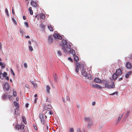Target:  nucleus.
Listing matches in <instances>:
<instances>
[{
	"mask_svg": "<svg viewBox=\"0 0 132 132\" xmlns=\"http://www.w3.org/2000/svg\"><path fill=\"white\" fill-rule=\"evenodd\" d=\"M70 49V50L69 52L70 53V54H72L73 55H75V51L72 49H71V48Z\"/></svg>",
	"mask_w": 132,
	"mask_h": 132,
	"instance_id": "nucleus-15",
	"label": "nucleus"
},
{
	"mask_svg": "<svg viewBox=\"0 0 132 132\" xmlns=\"http://www.w3.org/2000/svg\"><path fill=\"white\" fill-rule=\"evenodd\" d=\"M0 65L2 67L4 68L5 67V64L4 63H3L2 62H0Z\"/></svg>",
	"mask_w": 132,
	"mask_h": 132,
	"instance_id": "nucleus-27",
	"label": "nucleus"
},
{
	"mask_svg": "<svg viewBox=\"0 0 132 132\" xmlns=\"http://www.w3.org/2000/svg\"><path fill=\"white\" fill-rule=\"evenodd\" d=\"M40 28H42L43 30H44V24H42L40 25Z\"/></svg>",
	"mask_w": 132,
	"mask_h": 132,
	"instance_id": "nucleus-29",
	"label": "nucleus"
},
{
	"mask_svg": "<svg viewBox=\"0 0 132 132\" xmlns=\"http://www.w3.org/2000/svg\"><path fill=\"white\" fill-rule=\"evenodd\" d=\"M94 81L95 82L99 83L101 82L100 80L97 78H95Z\"/></svg>",
	"mask_w": 132,
	"mask_h": 132,
	"instance_id": "nucleus-16",
	"label": "nucleus"
},
{
	"mask_svg": "<svg viewBox=\"0 0 132 132\" xmlns=\"http://www.w3.org/2000/svg\"><path fill=\"white\" fill-rule=\"evenodd\" d=\"M8 96L7 95L4 94L2 97V98L3 100H5L8 97Z\"/></svg>",
	"mask_w": 132,
	"mask_h": 132,
	"instance_id": "nucleus-22",
	"label": "nucleus"
},
{
	"mask_svg": "<svg viewBox=\"0 0 132 132\" xmlns=\"http://www.w3.org/2000/svg\"><path fill=\"white\" fill-rule=\"evenodd\" d=\"M117 76L116 74H114L113 76V79L114 80L116 79L117 78Z\"/></svg>",
	"mask_w": 132,
	"mask_h": 132,
	"instance_id": "nucleus-28",
	"label": "nucleus"
},
{
	"mask_svg": "<svg viewBox=\"0 0 132 132\" xmlns=\"http://www.w3.org/2000/svg\"><path fill=\"white\" fill-rule=\"evenodd\" d=\"M48 28L50 31H53V28L51 25H48Z\"/></svg>",
	"mask_w": 132,
	"mask_h": 132,
	"instance_id": "nucleus-17",
	"label": "nucleus"
},
{
	"mask_svg": "<svg viewBox=\"0 0 132 132\" xmlns=\"http://www.w3.org/2000/svg\"><path fill=\"white\" fill-rule=\"evenodd\" d=\"M53 36L54 38L55 39H58L61 40L62 39V36L58 35L57 34L55 33L54 34Z\"/></svg>",
	"mask_w": 132,
	"mask_h": 132,
	"instance_id": "nucleus-5",
	"label": "nucleus"
},
{
	"mask_svg": "<svg viewBox=\"0 0 132 132\" xmlns=\"http://www.w3.org/2000/svg\"><path fill=\"white\" fill-rule=\"evenodd\" d=\"M73 56L74 60L76 61L77 62L79 60L78 56H76L75 55Z\"/></svg>",
	"mask_w": 132,
	"mask_h": 132,
	"instance_id": "nucleus-18",
	"label": "nucleus"
},
{
	"mask_svg": "<svg viewBox=\"0 0 132 132\" xmlns=\"http://www.w3.org/2000/svg\"><path fill=\"white\" fill-rule=\"evenodd\" d=\"M3 90L4 91L6 90L8 91L10 88V86L9 84L7 83H5L3 85Z\"/></svg>",
	"mask_w": 132,
	"mask_h": 132,
	"instance_id": "nucleus-4",
	"label": "nucleus"
},
{
	"mask_svg": "<svg viewBox=\"0 0 132 132\" xmlns=\"http://www.w3.org/2000/svg\"><path fill=\"white\" fill-rule=\"evenodd\" d=\"M46 107H47V109H51L52 108V106L50 105H48Z\"/></svg>",
	"mask_w": 132,
	"mask_h": 132,
	"instance_id": "nucleus-31",
	"label": "nucleus"
},
{
	"mask_svg": "<svg viewBox=\"0 0 132 132\" xmlns=\"http://www.w3.org/2000/svg\"><path fill=\"white\" fill-rule=\"evenodd\" d=\"M31 5L32 6L34 7H36L37 6V3L34 1H32L31 3Z\"/></svg>",
	"mask_w": 132,
	"mask_h": 132,
	"instance_id": "nucleus-9",
	"label": "nucleus"
},
{
	"mask_svg": "<svg viewBox=\"0 0 132 132\" xmlns=\"http://www.w3.org/2000/svg\"><path fill=\"white\" fill-rule=\"evenodd\" d=\"M131 73V72L130 71L129 72L127 73L129 75H130V73Z\"/></svg>",
	"mask_w": 132,
	"mask_h": 132,
	"instance_id": "nucleus-63",
	"label": "nucleus"
},
{
	"mask_svg": "<svg viewBox=\"0 0 132 132\" xmlns=\"http://www.w3.org/2000/svg\"><path fill=\"white\" fill-rule=\"evenodd\" d=\"M129 75L127 73L126 75V77L127 78L129 77Z\"/></svg>",
	"mask_w": 132,
	"mask_h": 132,
	"instance_id": "nucleus-48",
	"label": "nucleus"
},
{
	"mask_svg": "<svg viewBox=\"0 0 132 132\" xmlns=\"http://www.w3.org/2000/svg\"><path fill=\"white\" fill-rule=\"evenodd\" d=\"M92 124H93V123L92 122H90V123H89L88 124V128H90V127L92 125Z\"/></svg>",
	"mask_w": 132,
	"mask_h": 132,
	"instance_id": "nucleus-38",
	"label": "nucleus"
},
{
	"mask_svg": "<svg viewBox=\"0 0 132 132\" xmlns=\"http://www.w3.org/2000/svg\"><path fill=\"white\" fill-rule=\"evenodd\" d=\"M20 33L22 35L24 34L25 33L23 29H20Z\"/></svg>",
	"mask_w": 132,
	"mask_h": 132,
	"instance_id": "nucleus-21",
	"label": "nucleus"
},
{
	"mask_svg": "<svg viewBox=\"0 0 132 132\" xmlns=\"http://www.w3.org/2000/svg\"><path fill=\"white\" fill-rule=\"evenodd\" d=\"M129 113L128 112H127L126 113V115L127 117H126L125 118L126 119L127 118V117L128 116V114H129Z\"/></svg>",
	"mask_w": 132,
	"mask_h": 132,
	"instance_id": "nucleus-52",
	"label": "nucleus"
},
{
	"mask_svg": "<svg viewBox=\"0 0 132 132\" xmlns=\"http://www.w3.org/2000/svg\"><path fill=\"white\" fill-rule=\"evenodd\" d=\"M23 19L24 20H25L26 19V16L25 15H24V16H23Z\"/></svg>",
	"mask_w": 132,
	"mask_h": 132,
	"instance_id": "nucleus-54",
	"label": "nucleus"
},
{
	"mask_svg": "<svg viewBox=\"0 0 132 132\" xmlns=\"http://www.w3.org/2000/svg\"><path fill=\"white\" fill-rule=\"evenodd\" d=\"M92 86L93 87L95 88H98L100 89L103 88V87L97 84H93L92 85Z\"/></svg>",
	"mask_w": 132,
	"mask_h": 132,
	"instance_id": "nucleus-8",
	"label": "nucleus"
},
{
	"mask_svg": "<svg viewBox=\"0 0 132 132\" xmlns=\"http://www.w3.org/2000/svg\"><path fill=\"white\" fill-rule=\"evenodd\" d=\"M122 73V72L121 71L120 69H119L117 70L116 72V75L119 76L121 75Z\"/></svg>",
	"mask_w": 132,
	"mask_h": 132,
	"instance_id": "nucleus-7",
	"label": "nucleus"
},
{
	"mask_svg": "<svg viewBox=\"0 0 132 132\" xmlns=\"http://www.w3.org/2000/svg\"><path fill=\"white\" fill-rule=\"evenodd\" d=\"M80 68V65L79 63H77L75 70V71L77 73H78L79 72V69Z\"/></svg>",
	"mask_w": 132,
	"mask_h": 132,
	"instance_id": "nucleus-10",
	"label": "nucleus"
},
{
	"mask_svg": "<svg viewBox=\"0 0 132 132\" xmlns=\"http://www.w3.org/2000/svg\"><path fill=\"white\" fill-rule=\"evenodd\" d=\"M117 93H118L117 92H114L113 93H112V94H110V95H114L115 94H117Z\"/></svg>",
	"mask_w": 132,
	"mask_h": 132,
	"instance_id": "nucleus-46",
	"label": "nucleus"
},
{
	"mask_svg": "<svg viewBox=\"0 0 132 132\" xmlns=\"http://www.w3.org/2000/svg\"><path fill=\"white\" fill-rule=\"evenodd\" d=\"M24 25H25L26 26L27 28L29 27V26L28 24V23L27 22H26L24 23Z\"/></svg>",
	"mask_w": 132,
	"mask_h": 132,
	"instance_id": "nucleus-42",
	"label": "nucleus"
},
{
	"mask_svg": "<svg viewBox=\"0 0 132 132\" xmlns=\"http://www.w3.org/2000/svg\"><path fill=\"white\" fill-rule=\"evenodd\" d=\"M40 17L41 18L43 19H44L45 18V16L42 13L40 15Z\"/></svg>",
	"mask_w": 132,
	"mask_h": 132,
	"instance_id": "nucleus-24",
	"label": "nucleus"
},
{
	"mask_svg": "<svg viewBox=\"0 0 132 132\" xmlns=\"http://www.w3.org/2000/svg\"><path fill=\"white\" fill-rule=\"evenodd\" d=\"M53 38L52 37V36H49L48 37V41L49 43H51L53 42Z\"/></svg>",
	"mask_w": 132,
	"mask_h": 132,
	"instance_id": "nucleus-13",
	"label": "nucleus"
},
{
	"mask_svg": "<svg viewBox=\"0 0 132 132\" xmlns=\"http://www.w3.org/2000/svg\"><path fill=\"white\" fill-rule=\"evenodd\" d=\"M58 54L60 56L62 55V53L60 51H58L57 52Z\"/></svg>",
	"mask_w": 132,
	"mask_h": 132,
	"instance_id": "nucleus-45",
	"label": "nucleus"
},
{
	"mask_svg": "<svg viewBox=\"0 0 132 132\" xmlns=\"http://www.w3.org/2000/svg\"><path fill=\"white\" fill-rule=\"evenodd\" d=\"M37 101V98H36L34 101L35 103H36Z\"/></svg>",
	"mask_w": 132,
	"mask_h": 132,
	"instance_id": "nucleus-62",
	"label": "nucleus"
},
{
	"mask_svg": "<svg viewBox=\"0 0 132 132\" xmlns=\"http://www.w3.org/2000/svg\"><path fill=\"white\" fill-rule=\"evenodd\" d=\"M68 59L71 62H72L73 61V60L71 57H69L68 58Z\"/></svg>",
	"mask_w": 132,
	"mask_h": 132,
	"instance_id": "nucleus-47",
	"label": "nucleus"
},
{
	"mask_svg": "<svg viewBox=\"0 0 132 132\" xmlns=\"http://www.w3.org/2000/svg\"><path fill=\"white\" fill-rule=\"evenodd\" d=\"M104 86L105 88L109 89L113 88L115 87L114 84L113 82L112 83L111 85H110L107 83H106L105 84Z\"/></svg>",
	"mask_w": 132,
	"mask_h": 132,
	"instance_id": "nucleus-3",
	"label": "nucleus"
},
{
	"mask_svg": "<svg viewBox=\"0 0 132 132\" xmlns=\"http://www.w3.org/2000/svg\"><path fill=\"white\" fill-rule=\"evenodd\" d=\"M5 12H6L7 16H9V14L8 13V10L7 8L6 9H5Z\"/></svg>",
	"mask_w": 132,
	"mask_h": 132,
	"instance_id": "nucleus-34",
	"label": "nucleus"
},
{
	"mask_svg": "<svg viewBox=\"0 0 132 132\" xmlns=\"http://www.w3.org/2000/svg\"><path fill=\"white\" fill-rule=\"evenodd\" d=\"M13 95L14 96H16L17 95V93L16 91H14L13 89Z\"/></svg>",
	"mask_w": 132,
	"mask_h": 132,
	"instance_id": "nucleus-32",
	"label": "nucleus"
},
{
	"mask_svg": "<svg viewBox=\"0 0 132 132\" xmlns=\"http://www.w3.org/2000/svg\"><path fill=\"white\" fill-rule=\"evenodd\" d=\"M7 75V73L6 72H4L3 73H1L0 74V78L2 79H3Z\"/></svg>",
	"mask_w": 132,
	"mask_h": 132,
	"instance_id": "nucleus-6",
	"label": "nucleus"
},
{
	"mask_svg": "<svg viewBox=\"0 0 132 132\" xmlns=\"http://www.w3.org/2000/svg\"><path fill=\"white\" fill-rule=\"evenodd\" d=\"M24 125L23 124H22L20 125V129L23 130L24 129Z\"/></svg>",
	"mask_w": 132,
	"mask_h": 132,
	"instance_id": "nucleus-26",
	"label": "nucleus"
},
{
	"mask_svg": "<svg viewBox=\"0 0 132 132\" xmlns=\"http://www.w3.org/2000/svg\"><path fill=\"white\" fill-rule=\"evenodd\" d=\"M63 50L65 53H66L67 52V50L65 47L64 46H63L62 48Z\"/></svg>",
	"mask_w": 132,
	"mask_h": 132,
	"instance_id": "nucleus-30",
	"label": "nucleus"
},
{
	"mask_svg": "<svg viewBox=\"0 0 132 132\" xmlns=\"http://www.w3.org/2000/svg\"><path fill=\"white\" fill-rule=\"evenodd\" d=\"M41 122L44 125V123H45V120L44 119L43 120H40Z\"/></svg>",
	"mask_w": 132,
	"mask_h": 132,
	"instance_id": "nucleus-40",
	"label": "nucleus"
},
{
	"mask_svg": "<svg viewBox=\"0 0 132 132\" xmlns=\"http://www.w3.org/2000/svg\"><path fill=\"white\" fill-rule=\"evenodd\" d=\"M29 105V104H28V103H27L26 104V108H28V106Z\"/></svg>",
	"mask_w": 132,
	"mask_h": 132,
	"instance_id": "nucleus-56",
	"label": "nucleus"
},
{
	"mask_svg": "<svg viewBox=\"0 0 132 132\" xmlns=\"http://www.w3.org/2000/svg\"><path fill=\"white\" fill-rule=\"evenodd\" d=\"M29 48L30 51H32L33 50V48L32 46H30L29 47Z\"/></svg>",
	"mask_w": 132,
	"mask_h": 132,
	"instance_id": "nucleus-35",
	"label": "nucleus"
},
{
	"mask_svg": "<svg viewBox=\"0 0 132 132\" xmlns=\"http://www.w3.org/2000/svg\"><path fill=\"white\" fill-rule=\"evenodd\" d=\"M62 43L64 45H65V46L67 48H71V46L68 43H67V41L63 39L62 40Z\"/></svg>",
	"mask_w": 132,
	"mask_h": 132,
	"instance_id": "nucleus-2",
	"label": "nucleus"
},
{
	"mask_svg": "<svg viewBox=\"0 0 132 132\" xmlns=\"http://www.w3.org/2000/svg\"><path fill=\"white\" fill-rule=\"evenodd\" d=\"M50 89L51 88L50 87L49 85H47L46 87V90L48 94H49L50 93Z\"/></svg>",
	"mask_w": 132,
	"mask_h": 132,
	"instance_id": "nucleus-14",
	"label": "nucleus"
},
{
	"mask_svg": "<svg viewBox=\"0 0 132 132\" xmlns=\"http://www.w3.org/2000/svg\"><path fill=\"white\" fill-rule=\"evenodd\" d=\"M123 113L121 115H119V116L118 119L117 120V121H118V122L121 119V118H122V117L123 116Z\"/></svg>",
	"mask_w": 132,
	"mask_h": 132,
	"instance_id": "nucleus-23",
	"label": "nucleus"
},
{
	"mask_svg": "<svg viewBox=\"0 0 132 132\" xmlns=\"http://www.w3.org/2000/svg\"><path fill=\"white\" fill-rule=\"evenodd\" d=\"M5 77V79H7V80H9V78L8 77L6 76L5 77Z\"/></svg>",
	"mask_w": 132,
	"mask_h": 132,
	"instance_id": "nucleus-49",
	"label": "nucleus"
},
{
	"mask_svg": "<svg viewBox=\"0 0 132 132\" xmlns=\"http://www.w3.org/2000/svg\"><path fill=\"white\" fill-rule=\"evenodd\" d=\"M31 83H32V84L35 87H36L37 86V85L34 82V81H32L31 82Z\"/></svg>",
	"mask_w": 132,
	"mask_h": 132,
	"instance_id": "nucleus-33",
	"label": "nucleus"
},
{
	"mask_svg": "<svg viewBox=\"0 0 132 132\" xmlns=\"http://www.w3.org/2000/svg\"><path fill=\"white\" fill-rule=\"evenodd\" d=\"M14 105H15V106H16V108H18V107H19V104L17 103L16 102V101H14Z\"/></svg>",
	"mask_w": 132,
	"mask_h": 132,
	"instance_id": "nucleus-25",
	"label": "nucleus"
},
{
	"mask_svg": "<svg viewBox=\"0 0 132 132\" xmlns=\"http://www.w3.org/2000/svg\"><path fill=\"white\" fill-rule=\"evenodd\" d=\"M49 112L50 114L51 115H52V114H53V112L51 111L50 110L49 111Z\"/></svg>",
	"mask_w": 132,
	"mask_h": 132,
	"instance_id": "nucleus-53",
	"label": "nucleus"
},
{
	"mask_svg": "<svg viewBox=\"0 0 132 132\" xmlns=\"http://www.w3.org/2000/svg\"><path fill=\"white\" fill-rule=\"evenodd\" d=\"M81 72L83 76L87 77V79H89V80H92V77L90 75H88V76H89L90 77H89V76L87 77L88 75L86 71L84 70H82Z\"/></svg>",
	"mask_w": 132,
	"mask_h": 132,
	"instance_id": "nucleus-1",
	"label": "nucleus"
},
{
	"mask_svg": "<svg viewBox=\"0 0 132 132\" xmlns=\"http://www.w3.org/2000/svg\"><path fill=\"white\" fill-rule=\"evenodd\" d=\"M26 38H30V37L29 35H27V36H26Z\"/></svg>",
	"mask_w": 132,
	"mask_h": 132,
	"instance_id": "nucleus-61",
	"label": "nucleus"
},
{
	"mask_svg": "<svg viewBox=\"0 0 132 132\" xmlns=\"http://www.w3.org/2000/svg\"><path fill=\"white\" fill-rule=\"evenodd\" d=\"M29 12H30V14L31 15H32L33 14V12L32 10Z\"/></svg>",
	"mask_w": 132,
	"mask_h": 132,
	"instance_id": "nucleus-50",
	"label": "nucleus"
},
{
	"mask_svg": "<svg viewBox=\"0 0 132 132\" xmlns=\"http://www.w3.org/2000/svg\"><path fill=\"white\" fill-rule=\"evenodd\" d=\"M28 10L29 11H31L32 10L31 7H30L29 8Z\"/></svg>",
	"mask_w": 132,
	"mask_h": 132,
	"instance_id": "nucleus-57",
	"label": "nucleus"
},
{
	"mask_svg": "<svg viewBox=\"0 0 132 132\" xmlns=\"http://www.w3.org/2000/svg\"><path fill=\"white\" fill-rule=\"evenodd\" d=\"M9 99L10 100H11L13 98L12 96V95H10L8 96Z\"/></svg>",
	"mask_w": 132,
	"mask_h": 132,
	"instance_id": "nucleus-39",
	"label": "nucleus"
},
{
	"mask_svg": "<svg viewBox=\"0 0 132 132\" xmlns=\"http://www.w3.org/2000/svg\"><path fill=\"white\" fill-rule=\"evenodd\" d=\"M28 43L30 45V46H31V41L30 40L28 42Z\"/></svg>",
	"mask_w": 132,
	"mask_h": 132,
	"instance_id": "nucleus-60",
	"label": "nucleus"
},
{
	"mask_svg": "<svg viewBox=\"0 0 132 132\" xmlns=\"http://www.w3.org/2000/svg\"><path fill=\"white\" fill-rule=\"evenodd\" d=\"M16 130H19L20 129V125H16L14 126Z\"/></svg>",
	"mask_w": 132,
	"mask_h": 132,
	"instance_id": "nucleus-19",
	"label": "nucleus"
},
{
	"mask_svg": "<svg viewBox=\"0 0 132 132\" xmlns=\"http://www.w3.org/2000/svg\"><path fill=\"white\" fill-rule=\"evenodd\" d=\"M24 66L26 68H27L28 67L27 65V63H25L24 64Z\"/></svg>",
	"mask_w": 132,
	"mask_h": 132,
	"instance_id": "nucleus-44",
	"label": "nucleus"
},
{
	"mask_svg": "<svg viewBox=\"0 0 132 132\" xmlns=\"http://www.w3.org/2000/svg\"><path fill=\"white\" fill-rule=\"evenodd\" d=\"M39 118L40 120L44 119L43 115L42 114H40L39 115Z\"/></svg>",
	"mask_w": 132,
	"mask_h": 132,
	"instance_id": "nucleus-20",
	"label": "nucleus"
},
{
	"mask_svg": "<svg viewBox=\"0 0 132 132\" xmlns=\"http://www.w3.org/2000/svg\"><path fill=\"white\" fill-rule=\"evenodd\" d=\"M126 66L127 69H129L131 67V64L130 63L128 62L126 64Z\"/></svg>",
	"mask_w": 132,
	"mask_h": 132,
	"instance_id": "nucleus-12",
	"label": "nucleus"
},
{
	"mask_svg": "<svg viewBox=\"0 0 132 132\" xmlns=\"http://www.w3.org/2000/svg\"><path fill=\"white\" fill-rule=\"evenodd\" d=\"M77 132H81V131L80 128H79L77 130Z\"/></svg>",
	"mask_w": 132,
	"mask_h": 132,
	"instance_id": "nucleus-51",
	"label": "nucleus"
},
{
	"mask_svg": "<svg viewBox=\"0 0 132 132\" xmlns=\"http://www.w3.org/2000/svg\"><path fill=\"white\" fill-rule=\"evenodd\" d=\"M74 130L73 128H70L69 129V132H74Z\"/></svg>",
	"mask_w": 132,
	"mask_h": 132,
	"instance_id": "nucleus-36",
	"label": "nucleus"
},
{
	"mask_svg": "<svg viewBox=\"0 0 132 132\" xmlns=\"http://www.w3.org/2000/svg\"><path fill=\"white\" fill-rule=\"evenodd\" d=\"M95 102H94V103L93 102L92 103V105H95Z\"/></svg>",
	"mask_w": 132,
	"mask_h": 132,
	"instance_id": "nucleus-64",
	"label": "nucleus"
},
{
	"mask_svg": "<svg viewBox=\"0 0 132 132\" xmlns=\"http://www.w3.org/2000/svg\"><path fill=\"white\" fill-rule=\"evenodd\" d=\"M47 107H45L43 109L44 111L46 110H47Z\"/></svg>",
	"mask_w": 132,
	"mask_h": 132,
	"instance_id": "nucleus-58",
	"label": "nucleus"
},
{
	"mask_svg": "<svg viewBox=\"0 0 132 132\" xmlns=\"http://www.w3.org/2000/svg\"><path fill=\"white\" fill-rule=\"evenodd\" d=\"M10 70H11V73L13 75V76H14L15 75V74H14V72L12 69L11 68L10 69Z\"/></svg>",
	"mask_w": 132,
	"mask_h": 132,
	"instance_id": "nucleus-41",
	"label": "nucleus"
},
{
	"mask_svg": "<svg viewBox=\"0 0 132 132\" xmlns=\"http://www.w3.org/2000/svg\"><path fill=\"white\" fill-rule=\"evenodd\" d=\"M22 119H23V122L25 124H26V123L27 122H26L25 118H24L23 117H22Z\"/></svg>",
	"mask_w": 132,
	"mask_h": 132,
	"instance_id": "nucleus-37",
	"label": "nucleus"
},
{
	"mask_svg": "<svg viewBox=\"0 0 132 132\" xmlns=\"http://www.w3.org/2000/svg\"><path fill=\"white\" fill-rule=\"evenodd\" d=\"M13 8V7H12V13L14 14L15 13V12H14V10Z\"/></svg>",
	"mask_w": 132,
	"mask_h": 132,
	"instance_id": "nucleus-55",
	"label": "nucleus"
},
{
	"mask_svg": "<svg viewBox=\"0 0 132 132\" xmlns=\"http://www.w3.org/2000/svg\"><path fill=\"white\" fill-rule=\"evenodd\" d=\"M84 119L86 122L88 121L89 122H91L92 121V120L90 117H85L84 118Z\"/></svg>",
	"mask_w": 132,
	"mask_h": 132,
	"instance_id": "nucleus-11",
	"label": "nucleus"
},
{
	"mask_svg": "<svg viewBox=\"0 0 132 132\" xmlns=\"http://www.w3.org/2000/svg\"><path fill=\"white\" fill-rule=\"evenodd\" d=\"M122 79H123L122 77H121L119 79V81H120L121 80H122Z\"/></svg>",
	"mask_w": 132,
	"mask_h": 132,
	"instance_id": "nucleus-59",
	"label": "nucleus"
},
{
	"mask_svg": "<svg viewBox=\"0 0 132 132\" xmlns=\"http://www.w3.org/2000/svg\"><path fill=\"white\" fill-rule=\"evenodd\" d=\"M12 20L14 22L15 24H16V20H15L13 18H12Z\"/></svg>",
	"mask_w": 132,
	"mask_h": 132,
	"instance_id": "nucleus-43",
	"label": "nucleus"
}]
</instances>
